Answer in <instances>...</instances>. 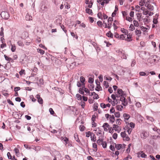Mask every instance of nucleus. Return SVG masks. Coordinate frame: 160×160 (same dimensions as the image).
I'll use <instances>...</instances> for the list:
<instances>
[{
    "instance_id": "1",
    "label": "nucleus",
    "mask_w": 160,
    "mask_h": 160,
    "mask_svg": "<svg viewBox=\"0 0 160 160\" xmlns=\"http://www.w3.org/2000/svg\"><path fill=\"white\" fill-rule=\"evenodd\" d=\"M1 17L3 19H7L9 18V16L8 12L5 11L2 12L1 13Z\"/></svg>"
},
{
    "instance_id": "2",
    "label": "nucleus",
    "mask_w": 160,
    "mask_h": 160,
    "mask_svg": "<svg viewBox=\"0 0 160 160\" xmlns=\"http://www.w3.org/2000/svg\"><path fill=\"white\" fill-rule=\"evenodd\" d=\"M124 93L122 89H118L117 90V94H116L117 98H119L121 96L124 95Z\"/></svg>"
},
{
    "instance_id": "3",
    "label": "nucleus",
    "mask_w": 160,
    "mask_h": 160,
    "mask_svg": "<svg viewBox=\"0 0 160 160\" xmlns=\"http://www.w3.org/2000/svg\"><path fill=\"white\" fill-rule=\"evenodd\" d=\"M148 135V132L145 131L142 132L141 134V136L142 138H146Z\"/></svg>"
},
{
    "instance_id": "4",
    "label": "nucleus",
    "mask_w": 160,
    "mask_h": 160,
    "mask_svg": "<svg viewBox=\"0 0 160 160\" xmlns=\"http://www.w3.org/2000/svg\"><path fill=\"white\" fill-rule=\"evenodd\" d=\"M143 22L145 24L148 23L150 21V19L148 16H146L144 18H142Z\"/></svg>"
},
{
    "instance_id": "5",
    "label": "nucleus",
    "mask_w": 160,
    "mask_h": 160,
    "mask_svg": "<svg viewBox=\"0 0 160 160\" xmlns=\"http://www.w3.org/2000/svg\"><path fill=\"white\" fill-rule=\"evenodd\" d=\"M125 146V145L124 144L122 145L121 144H115L116 148L118 150H120L121 148H122L123 147V148H124Z\"/></svg>"
},
{
    "instance_id": "6",
    "label": "nucleus",
    "mask_w": 160,
    "mask_h": 160,
    "mask_svg": "<svg viewBox=\"0 0 160 160\" xmlns=\"http://www.w3.org/2000/svg\"><path fill=\"white\" fill-rule=\"evenodd\" d=\"M142 10L143 14L144 15H147L148 13V10L147 9L145 8L144 7H142L141 8V11Z\"/></svg>"
},
{
    "instance_id": "7",
    "label": "nucleus",
    "mask_w": 160,
    "mask_h": 160,
    "mask_svg": "<svg viewBox=\"0 0 160 160\" xmlns=\"http://www.w3.org/2000/svg\"><path fill=\"white\" fill-rule=\"evenodd\" d=\"M120 98V100L121 101V102H122V105H123L124 106H126L127 104V103L125 102V98L123 96H121Z\"/></svg>"
},
{
    "instance_id": "8",
    "label": "nucleus",
    "mask_w": 160,
    "mask_h": 160,
    "mask_svg": "<svg viewBox=\"0 0 160 160\" xmlns=\"http://www.w3.org/2000/svg\"><path fill=\"white\" fill-rule=\"evenodd\" d=\"M36 98L38 99V102L40 104H42L43 103V100L40 97V95L37 94Z\"/></svg>"
},
{
    "instance_id": "9",
    "label": "nucleus",
    "mask_w": 160,
    "mask_h": 160,
    "mask_svg": "<svg viewBox=\"0 0 160 160\" xmlns=\"http://www.w3.org/2000/svg\"><path fill=\"white\" fill-rule=\"evenodd\" d=\"M3 27H1L0 29V37H1L0 39V40H4L3 38Z\"/></svg>"
},
{
    "instance_id": "10",
    "label": "nucleus",
    "mask_w": 160,
    "mask_h": 160,
    "mask_svg": "<svg viewBox=\"0 0 160 160\" xmlns=\"http://www.w3.org/2000/svg\"><path fill=\"white\" fill-rule=\"evenodd\" d=\"M4 57L5 60L7 61L8 62H14L13 59L9 57L6 55H4Z\"/></svg>"
},
{
    "instance_id": "11",
    "label": "nucleus",
    "mask_w": 160,
    "mask_h": 160,
    "mask_svg": "<svg viewBox=\"0 0 160 160\" xmlns=\"http://www.w3.org/2000/svg\"><path fill=\"white\" fill-rule=\"evenodd\" d=\"M103 23L104 24H105V28H111L112 25V22H108V23L107 24L106 23L104 22H103Z\"/></svg>"
},
{
    "instance_id": "12",
    "label": "nucleus",
    "mask_w": 160,
    "mask_h": 160,
    "mask_svg": "<svg viewBox=\"0 0 160 160\" xmlns=\"http://www.w3.org/2000/svg\"><path fill=\"white\" fill-rule=\"evenodd\" d=\"M116 52L118 54V55L120 56H121L122 55V54H123V53L124 52V51L122 50V49H120L118 50H117L116 51Z\"/></svg>"
},
{
    "instance_id": "13",
    "label": "nucleus",
    "mask_w": 160,
    "mask_h": 160,
    "mask_svg": "<svg viewBox=\"0 0 160 160\" xmlns=\"http://www.w3.org/2000/svg\"><path fill=\"white\" fill-rule=\"evenodd\" d=\"M26 19L27 21L31 20H32V17L28 13L26 16Z\"/></svg>"
},
{
    "instance_id": "14",
    "label": "nucleus",
    "mask_w": 160,
    "mask_h": 160,
    "mask_svg": "<svg viewBox=\"0 0 160 160\" xmlns=\"http://www.w3.org/2000/svg\"><path fill=\"white\" fill-rule=\"evenodd\" d=\"M135 33L136 35L139 37L141 35V31L140 30L136 29L135 31Z\"/></svg>"
},
{
    "instance_id": "15",
    "label": "nucleus",
    "mask_w": 160,
    "mask_h": 160,
    "mask_svg": "<svg viewBox=\"0 0 160 160\" xmlns=\"http://www.w3.org/2000/svg\"><path fill=\"white\" fill-rule=\"evenodd\" d=\"M137 19L139 21L142 20V14L140 13H138L137 14Z\"/></svg>"
},
{
    "instance_id": "16",
    "label": "nucleus",
    "mask_w": 160,
    "mask_h": 160,
    "mask_svg": "<svg viewBox=\"0 0 160 160\" xmlns=\"http://www.w3.org/2000/svg\"><path fill=\"white\" fill-rule=\"evenodd\" d=\"M109 120L110 122L112 123H113L115 120V117L113 115H112L109 118Z\"/></svg>"
},
{
    "instance_id": "17",
    "label": "nucleus",
    "mask_w": 160,
    "mask_h": 160,
    "mask_svg": "<svg viewBox=\"0 0 160 160\" xmlns=\"http://www.w3.org/2000/svg\"><path fill=\"white\" fill-rule=\"evenodd\" d=\"M41 10L43 12H46L47 9V7L44 5H42L41 8Z\"/></svg>"
},
{
    "instance_id": "18",
    "label": "nucleus",
    "mask_w": 160,
    "mask_h": 160,
    "mask_svg": "<svg viewBox=\"0 0 160 160\" xmlns=\"http://www.w3.org/2000/svg\"><path fill=\"white\" fill-rule=\"evenodd\" d=\"M147 8L150 11H152L154 9V7L151 4Z\"/></svg>"
},
{
    "instance_id": "19",
    "label": "nucleus",
    "mask_w": 160,
    "mask_h": 160,
    "mask_svg": "<svg viewBox=\"0 0 160 160\" xmlns=\"http://www.w3.org/2000/svg\"><path fill=\"white\" fill-rule=\"evenodd\" d=\"M123 117L124 118V119L128 120L130 118V115L127 113H124L123 114Z\"/></svg>"
},
{
    "instance_id": "20",
    "label": "nucleus",
    "mask_w": 160,
    "mask_h": 160,
    "mask_svg": "<svg viewBox=\"0 0 160 160\" xmlns=\"http://www.w3.org/2000/svg\"><path fill=\"white\" fill-rule=\"evenodd\" d=\"M32 148L36 151L38 152L39 151L41 150V148L39 146H37L36 147H34L33 148Z\"/></svg>"
},
{
    "instance_id": "21",
    "label": "nucleus",
    "mask_w": 160,
    "mask_h": 160,
    "mask_svg": "<svg viewBox=\"0 0 160 160\" xmlns=\"http://www.w3.org/2000/svg\"><path fill=\"white\" fill-rule=\"evenodd\" d=\"M139 155H140L142 158H146L147 157V155L144 153H143L142 152L139 153Z\"/></svg>"
},
{
    "instance_id": "22",
    "label": "nucleus",
    "mask_w": 160,
    "mask_h": 160,
    "mask_svg": "<svg viewBox=\"0 0 160 160\" xmlns=\"http://www.w3.org/2000/svg\"><path fill=\"white\" fill-rule=\"evenodd\" d=\"M121 31L123 33L125 34L126 35L128 33V31L124 28H121Z\"/></svg>"
},
{
    "instance_id": "23",
    "label": "nucleus",
    "mask_w": 160,
    "mask_h": 160,
    "mask_svg": "<svg viewBox=\"0 0 160 160\" xmlns=\"http://www.w3.org/2000/svg\"><path fill=\"white\" fill-rule=\"evenodd\" d=\"M74 137L76 141L78 142H80V141L78 138L77 134H75L74 135Z\"/></svg>"
},
{
    "instance_id": "24",
    "label": "nucleus",
    "mask_w": 160,
    "mask_h": 160,
    "mask_svg": "<svg viewBox=\"0 0 160 160\" xmlns=\"http://www.w3.org/2000/svg\"><path fill=\"white\" fill-rule=\"evenodd\" d=\"M92 146L93 148H94L93 150L95 152H96L98 150V148L97 147V144L95 143H93L92 144Z\"/></svg>"
},
{
    "instance_id": "25",
    "label": "nucleus",
    "mask_w": 160,
    "mask_h": 160,
    "mask_svg": "<svg viewBox=\"0 0 160 160\" xmlns=\"http://www.w3.org/2000/svg\"><path fill=\"white\" fill-rule=\"evenodd\" d=\"M145 3V0H141L139 2V5L141 6H143Z\"/></svg>"
},
{
    "instance_id": "26",
    "label": "nucleus",
    "mask_w": 160,
    "mask_h": 160,
    "mask_svg": "<svg viewBox=\"0 0 160 160\" xmlns=\"http://www.w3.org/2000/svg\"><path fill=\"white\" fill-rule=\"evenodd\" d=\"M103 85L106 88L109 87L108 83L106 81H104L103 82Z\"/></svg>"
},
{
    "instance_id": "27",
    "label": "nucleus",
    "mask_w": 160,
    "mask_h": 160,
    "mask_svg": "<svg viewBox=\"0 0 160 160\" xmlns=\"http://www.w3.org/2000/svg\"><path fill=\"white\" fill-rule=\"evenodd\" d=\"M17 43L18 45L20 46L23 47L24 46V43L22 42V41H18Z\"/></svg>"
},
{
    "instance_id": "28",
    "label": "nucleus",
    "mask_w": 160,
    "mask_h": 160,
    "mask_svg": "<svg viewBox=\"0 0 160 160\" xmlns=\"http://www.w3.org/2000/svg\"><path fill=\"white\" fill-rule=\"evenodd\" d=\"M37 52L38 53H40L41 54L43 55L44 54L45 52L44 51L41 49L38 48L37 49Z\"/></svg>"
},
{
    "instance_id": "29",
    "label": "nucleus",
    "mask_w": 160,
    "mask_h": 160,
    "mask_svg": "<svg viewBox=\"0 0 160 160\" xmlns=\"http://www.w3.org/2000/svg\"><path fill=\"white\" fill-rule=\"evenodd\" d=\"M86 12L87 13H88L89 14H92V10L89 8H87L86 10Z\"/></svg>"
},
{
    "instance_id": "30",
    "label": "nucleus",
    "mask_w": 160,
    "mask_h": 160,
    "mask_svg": "<svg viewBox=\"0 0 160 160\" xmlns=\"http://www.w3.org/2000/svg\"><path fill=\"white\" fill-rule=\"evenodd\" d=\"M135 10L137 12H141V8L139 6L137 5L135 7Z\"/></svg>"
},
{
    "instance_id": "31",
    "label": "nucleus",
    "mask_w": 160,
    "mask_h": 160,
    "mask_svg": "<svg viewBox=\"0 0 160 160\" xmlns=\"http://www.w3.org/2000/svg\"><path fill=\"white\" fill-rule=\"evenodd\" d=\"M123 107L121 105H118L117 106V108L118 110L121 111Z\"/></svg>"
},
{
    "instance_id": "32",
    "label": "nucleus",
    "mask_w": 160,
    "mask_h": 160,
    "mask_svg": "<svg viewBox=\"0 0 160 160\" xmlns=\"http://www.w3.org/2000/svg\"><path fill=\"white\" fill-rule=\"evenodd\" d=\"M83 87L82 88H80L79 90V92L82 95H84V92H83Z\"/></svg>"
},
{
    "instance_id": "33",
    "label": "nucleus",
    "mask_w": 160,
    "mask_h": 160,
    "mask_svg": "<svg viewBox=\"0 0 160 160\" xmlns=\"http://www.w3.org/2000/svg\"><path fill=\"white\" fill-rule=\"evenodd\" d=\"M76 97L78 100H81L82 99V96L79 94H77L76 96Z\"/></svg>"
},
{
    "instance_id": "34",
    "label": "nucleus",
    "mask_w": 160,
    "mask_h": 160,
    "mask_svg": "<svg viewBox=\"0 0 160 160\" xmlns=\"http://www.w3.org/2000/svg\"><path fill=\"white\" fill-rule=\"evenodd\" d=\"M110 0H104V1L102 2V3H100V4L102 6H104L105 3H106V4L108 3Z\"/></svg>"
},
{
    "instance_id": "35",
    "label": "nucleus",
    "mask_w": 160,
    "mask_h": 160,
    "mask_svg": "<svg viewBox=\"0 0 160 160\" xmlns=\"http://www.w3.org/2000/svg\"><path fill=\"white\" fill-rule=\"evenodd\" d=\"M11 46V51L12 52H14L16 49V46H15V45H12Z\"/></svg>"
},
{
    "instance_id": "36",
    "label": "nucleus",
    "mask_w": 160,
    "mask_h": 160,
    "mask_svg": "<svg viewBox=\"0 0 160 160\" xmlns=\"http://www.w3.org/2000/svg\"><path fill=\"white\" fill-rule=\"evenodd\" d=\"M113 128L114 129L115 131H117L118 130V128L119 127V126L115 124H114L113 125Z\"/></svg>"
},
{
    "instance_id": "37",
    "label": "nucleus",
    "mask_w": 160,
    "mask_h": 160,
    "mask_svg": "<svg viewBox=\"0 0 160 160\" xmlns=\"http://www.w3.org/2000/svg\"><path fill=\"white\" fill-rule=\"evenodd\" d=\"M133 22L135 26L138 27V26L139 24L137 21L136 20H134Z\"/></svg>"
},
{
    "instance_id": "38",
    "label": "nucleus",
    "mask_w": 160,
    "mask_h": 160,
    "mask_svg": "<svg viewBox=\"0 0 160 160\" xmlns=\"http://www.w3.org/2000/svg\"><path fill=\"white\" fill-rule=\"evenodd\" d=\"M121 136L123 138H124V137H126V133L125 131L121 132Z\"/></svg>"
},
{
    "instance_id": "39",
    "label": "nucleus",
    "mask_w": 160,
    "mask_h": 160,
    "mask_svg": "<svg viewBox=\"0 0 160 160\" xmlns=\"http://www.w3.org/2000/svg\"><path fill=\"white\" fill-rule=\"evenodd\" d=\"M80 80L81 82L82 83V85H83V83L85 81V78L83 77H81L80 78Z\"/></svg>"
},
{
    "instance_id": "40",
    "label": "nucleus",
    "mask_w": 160,
    "mask_h": 160,
    "mask_svg": "<svg viewBox=\"0 0 160 160\" xmlns=\"http://www.w3.org/2000/svg\"><path fill=\"white\" fill-rule=\"evenodd\" d=\"M94 81V79L90 77L88 79V82L90 83H93Z\"/></svg>"
},
{
    "instance_id": "41",
    "label": "nucleus",
    "mask_w": 160,
    "mask_h": 160,
    "mask_svg": "<svg viewBox=\"0 0 160 160\" xmlns=\"http://www.w3.org/2000/svg\"><path fill=\"white\" fill-rule=\"evenodd\" d=\"M102 147L104 148H106L107 146V144L106 142H102Z\"/></svg>"
},
{
    "instance_id": "42",
    "label": "nucleus",
    "mask_w": 160,
    "mask_h": 160,
    "mask_svg": "<svg viewBox=\"0 0 160 160\" xmlns=\"http://www.w3.org/2000/svg\"><path fill=\"white\" fill-rule=\"evenodd\" d=\"M85 127L83 125H81L80 126L79 128L80 130L82 131H83L85 129Z\"/></svg>"
},
{
    "instance_id": "43",
    "label": "nucleus",
    "mask_w": 160,
    "mask_h": 160,
    "mask_svg": "<svg viewBox=\"0 0 160 160\" xmlns=\"http://www.w3.org/2000/svg\"><path fill=\"white\" fill-rule=\"evenodd\" d=\"M25 71L24 69H22L19 72V74L20 75H22L23 74H25Z\"/></svg>"
},
{
    "instance_id": "44",
    "label": "nucleus",
    "mask_w": 160,
    "mask_h": 160,
    "mask_svg": "<svg viewBox=\"0 0 160 160\" xmlns=\"http://www.w3.org/2000/svg\"><path fill=\"white\" fill-rule=\"evenodd\" d=\"M141 29L144 32H146L148 29V28L143 26H141Z\"/></svg>"
},
{
    "instance_id": "45",
    "label": "nucleus",
    "mask_w": 160,
    "mask_h": 160,
    "mask_svg": "<svg viewBox=\"0 0 160 160\" xmlns=\"http://www.w3.org/2000/svg\"><path fill=\"white\" fill-rule=\"evenodd\" d=\"M146 118H147V119H148V120H150L152 122V121H153L154 120L153 118L152 117H151L150 116H147Z\"/></svg>"
},
{
    "instance_id": "46",
    "label": "nucleus",
    "mask_w": 160,
    "mask_h": 160,
    "mask_svg": "<svg viewBox=\"0 0 160 160\" xmlns=\"http://www.w3.org/2000/svg\"><path fill=\"white\" fill-rule=\"evenodd\" d=\"M83 86H84L83 87V88L84 91V92L86 93H89V91L88 89L87 88H85L84 85H83Z\"/></svg>"
},
{
    "instance_id": "47",
    "label": "nucleus",
    "mask_w": 160,
    "mask_h": 160,
    "mask_svg": "<svg viewBox=\"0 0 160 160\" xmlns=\"http://www.w3.org/2000/svg\"><path fill=\"white\" fill-rule=\"evenodd\" d=\"M65 142V144H67L68 143V139L66 137L63 138L62 139Z\"/></svg>"
},
{
    "instance_id": "48",
    "label": "nucleus",
    "mask_w": 160,
    "mask_h": 160,
    "mask_svg": "<svg viewBox=\"0 0 160 160\" xmlns=\"http://www.w3.org/2000/svg\"><path fill=\"white\" fill-rule=\"evenodd\" d=\"M102 127L103 128H105V127H106L107 128H109V124H108V123H104V124H103V126H102Z\"/></svg>"
},
{
    "instance_id": "49",
    "label": "nucleus",
    "mask_w": 160,
    "mask_h": 160,
    "mask_svg": "<svg viewBox=\"0 0 160 160\" xmlns=\"http://www.w3.org/2000/svg\"><path fill=\"white\" fill-rule=\"evenodd\" d=\"M126 20L129 22H131L132 21V18L129 17H127L126 18Z\"/></svg>"
},
{
    "instance_id": "50",
    "label": "nucleus",
    "mask_w": 160,
    "mask_h": 160,
    "mask_svg": "<svg viewBox=\"0 0 160 160\" xmlns=\"http://www.w3.org/2000/svg\"><path fill=\"white\" fill-rule=\"evenodd\" d=\"M102 89V87L101 86H97V87H96V88H95V90L97 91H99L100 90H101Z\"/></svg>"
},
{
    "instance_id": "51",
    "label": "nucleus",
    "mask_w": 160,
    "mask_h": 160,
    "mask_svg": "<svg viewBox=\"0 0 160 160\" xmlns=\"http://www.w3.org/2000/svg\"><path fill=\"white\" fill-rule=\"evenodd\" d=\"M115 116L116 117L119 118L120 117V113L119 112H117L115 113Z\"/></svg>"
},
{
    "instance_id": "52",
    "label": "nucleus",
    "mask_w": 160,
    "mask_h": 160,
    "mask_svg": "<svg viewBox=\"0 0 160 160\" xmlns=\"http://www.w3.org/2000/svg\"><path fill=\"white\" fill-rule=\"evenodd\" d=\"M129 28L132 31H133L135 29V27L132 24H131L130 25Z\"/></svg>"
},
{
    "instance_id": "53",
    "label": "nucleus",
    "mask_w": 160,
    "mask_h": 160,
    "mask_svg": "<svg viewBox=\"0 0 160 160\" xmlns=\"http://www.w3.org/2000/svg\"><path fill=\"white\" fill-rule=\"evenodd\" d=\"M103 141L102 139H98L97 141V143L99 145H102Z\"/></svg>"
},
{
    "instance_id": "54",
    "label": "nucleus",
    "mask_w": 160,
    "mask_h": 160,
    "mask_svg": "<svg viewBox=\"0 0 160 160\" xmlns=\"http://www.w3.org/2000/svg\"><path fill=\"white\" fill-rule=\"evenodd\" d=\"M139 75L141 76H145L146 75V73L143 72H139Z\"/></svg>"
},
{
    "instance_id": "55",
    "label": "nucleus",
    "mask_w": 160,
    "mask_h": 160,
    "mask_svg": "<svg viewBox=\"0 0 160 160\" xmlns=\"http://www.w3.org/2000/svg\"><path fill=\"white\" fill-rule=\"evenodd\" d=\"M93 93H94V97H93V98L94 99H98V98H99V97H98V95L96 94L95 92H93Z\"/></svg>"
},
{
    "instance_id": "56",
    "label": "nucleus",
    "mask_w": 160,
    "mask_h": 160,
    "mask_svg": "<svg viewBox=\"0 0 160 160\" xmlns=\"http://www.w3.org/2000/svg\"><path fill=\"white\" fill-rule=\"evenodd\" d=\"M86 137H89L90 136L92 135L91 132L89 131L86 132Z\"/></svg>"
},
{
    "instance_id": "57",
    "label": "nucleus",
    "mask_w": 160,
    "mask_h": 160,
    "mask_svg": "<svg viewBox=\"0 0 160 160\" xmlns=\"http://www.w3.org/2000/svg\"><path fill=\"white\" fill-rule=\"evenodd\" d=\"M49 111L52 115H53L54 113V112L52 108H49Z\"/></svg>"
},
{
    "instance_id": "58",
    "label": "nucleus",
    "mask_w": 160,
    "mask_h": 160,
    "mask_svg": "<svg viewBox=\"0 0 160 160\" xmlns=\"http://www.w3.org/2000/svg\"><path fill=\"white\" fill-rule=\"evenodd\" d=\"M89 88L91 91H93L94 90V86L93 85H90V86H89Z\"/></svg>"
},
{
    "instance_id": "59",
    "label": "nucleus",
    "mask_w": 160,
    "mask_h": 160,
    "mask_svg": "<svg viewBox=\"0 0 160 160\" xmlns=\"http://www.w3.org/2000/svg\"><path fill=\"white\" fill-rule=\"evenodd\" d=\"M91 140L92 141H93V142H95L96 141V136L94 134H93V138H92V137H91Z\"/></svg>"
},
{
    "instance_id": "60",
    "label": "nucleus",
    "mask_w": 160,
    "mask_h": 160,
    "mask_svg": "<svg viewBox=\"0 0 160 160\" xmlns=\"http://www.w3.org/2000/svg\"><path fill=\"white\" fill-rule=\"evenodd\" d=\"M121 120L120 119H117L116 121V124H118V125H120L121 123L120 121Z\"/></svg>"
},
{
    "instance_id": "61",
    "label": "nucleus",
    "mask_w": 160,
    "mask_h": 160,
    "mask_svg": "<svg viewBox=\"0 0 160 160\" xmlns=\"http://www.w3.org/2000/svg\"><path fill=\"white\" fill-rule=\"evenodd\" d=\"M151 4L150 3V2L149 1H147L146 2H145V6L147 7L148 6H149Z\"/></svg>"
},
{
    "instance_id": "62",
    "label": "nucleus",
    "mask_w": 160,
    "mask_h": 160,
    "mask_svg": "<svg viewBox=\"0 0 160 160\" xmlns=\"http://www.w3.org/2000/svg\"><path fill=\"white\" fill-rule=\"evenodd\" d=\"M98 103H94V111H97L98 110Z\"/></svg>"
},
{
    "instance_id": "63",
    "label": "nucleus",
    "mask_w": 160,
    "mask_h": 160,
    "mask_svg": "<svg viewBox=\"0 0 160 160\" xmlns=\"http://www.w3.org/2000/svg\"><path fill=\"white\" fill-rule=\"evenodd\" d=\"M118 136V134L116 133H114L112 135V137L113 138L115 139H116L117 138Z\"/></svg>"
},
{
    "instance_id": "64",
    "label": "nucleus",
    "mask_w": 160,
    "mask_h": 160,
    "mask_svg": "<svg viewBox=\"0 0 160 160\" xmlns=\"http://www.w3.org/2000/svg\"><path fill=\"white\" fill-rule=\"evenodd\" d=\"M104 78L107 80H109L111 81L112 79V78L110 77H107L105 76Z\"/></svg>"
}]
</instances>
